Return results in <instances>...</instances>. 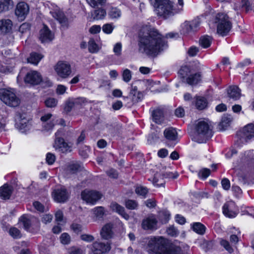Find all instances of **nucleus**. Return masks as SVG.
I'll use <instances>...</instances> for the list:
<instances>
[{"instance_id": "16", "label": "nucleus", "mask_w": 254, "mask_h": 254, "mask_svg": "<svg viewBox=\"0 0 254 254\" xmlns=\"http://www.w3.org/2000/svg\"><path fill=\"white\" fill-rule=\"evenodd\" d=\"M54 38V34L47 26L44 25L43 28L39 31V40L42 43H49Z\"/></svg>"}, {"instance_id": "11", "label": "nucleus", "mask_w": 254, "mask_h": 254, "mask_svg": "<svg viewBox=\"0 0 254 254\" xmlns=\"http://www.w3.org/2000/svg\"><path fill=\"white\" fill-rule=\"evenodd\" d=\"M54 199L58 202H64L68 198L69 194L66 190L63 187L55 189L52 192Z\"/></svg>"}, {"instance_id": "43", "label": "nucleus", "mask_w": 254, "mask_h": 254, "mask_svg": "<svg viewBox=\"0 0 254 254\" xmlns=\"http://www.w3.org/2000/svg\"><path fill=\"white\" fill-rule=\"evenodd\" d=\"M87 3L92 7L95 8L103 6L106 3V0H86Z\"/></svg>"}, {"instance_id": "26", "label": "nucleus", "mask_w": 254, "mask_h": 254, "mask_svg": "<svg viewBox=\"0 0 254 254\" xmlns=\"http://www.w3.org/2000/svg\"><path fill=\"white\" fill-rule=\"evenodd\" d=\"M227 93L230 98L237 100L241 97L240 90L236 86H230L227 90Z\"/></svg>"}, {"instance_id": "23", "label": "nucleus", "mask_w": 254, "mask_h": 254, "mask_svg": "<svg viewBox=\"0 0 254 254\" xmlns=\"http://www.w3.org/2000/svg\"><path fill=\"white\" fill-rule=\"evenodd\" d=\"M34 219H35L34 218L30 216L23 215L19 218V223L22 225L25 230H28L31 226Z\"/></svg>"}, {"instance_id": "25", "label": "nucleus", "mask_w": 254, "mask_h": 254, "mask_svg": "<svg viewBox=\"0 0 254 254\" xmlns=\"http://www.w3.org/2000/svg\"><path fill=\"white\" fill-rule=\"evenodd\" d=\"M102 238L105 240H108L112 237V225L111 224H106L102 229L100 232Z\"/></svg>"}, {"instance_id": "54", "label": "nucleus", "mask_w": 254, "mask_h": 254, "mask_svg": "<svg viewBox=\"0 0 254 254\" xmlns=\"http://www.w3.org/2000/svg\"><path fill=\"white\" fill-rule=\"evenodd\" d=\"M170 214L168 211H162L159 213L160 220L162 223H166L170 219Z\"/></svg>"}, {"instance_id": "64", "label": "nucleus", "mask_w": 254, "mask_h": 254, "mask_svg": "<svg viewBox=\"0 0 254 254\" xmlns=\"http://www.w3.org/2000/svg\"><path fill=\"white\" fill-rule=\"evenodd\" d=\"M30 25L29 23H24L22 24L19 28V31L22 34L26 33L30 30Z\"/></svg>"}, {"instance_id": "39", "label": "nucleus", "mask_w": 254, "mask_h": 254, "mask_svg": "<svg viewBox=\"0 0 254 254\" xmlns=\"http://www.w3.org/2000/svg\"><path fill=\"white\" fill-rule=\"evenodd\" d=\"M106 15V12L103 8H99L95 10L92 14L94 19L99 20L104 18Z\"/></svg>"}, {"instance_id": "47", "label": "nucleus", "mask_w": 254, "mask_h": 254, "mask_svg": "<svg viewBox=\"0 0 254 254\" xmlns=\"http://www.w3.org/2000/svg\"><path fill=\"white\" fill-rule=\"evenodd\" d=\"M191 70L189 66L185 65L183 66L180 69L179 73L181 77L185 79V78L188 77L190 73Z\"/></svg>"}, {"instance_id": "44", "label": "nucleus", "mask_w": 254, "mask_h": 254, "mask_svg": "<svg viewBox=\"0 0 254 254\" xmlns=\"http://www.w3.org/2000/svg\"><path fill=\"white\" fill-rule=\"evenodd\" d=\"M76 108L71 98L68 99L65 103L64 112L66 114L69 113L73 109Z\"/></svg>"}, {"instance_id": "40", "label": "nucleus", "mask_w": 254, "mask_h": 254, "mask_svg": "<svg viewBox=\"0 0 254 254\" xmlns=\"http://www.w3.org/2000/svg\"><path fill=\"white\" fill-rule=\"evenodd\" d=\"M163 254H185V253L179 247L168 248L167 246Z\"/></svg>"}, {"instance_id": "4", "label": "nucleus", "mask_w": 254, "mask_h": 254, "mask_svg": "<svg viewBox=\"0 0 254 254\" xmlns=\"http://www.w3.org/2000/svg\"><path fill=\"white\" fill-rule=\"evenodd\" d=\"M213 21L215 23L217 24V33L222 36L227 35L232 28V23L229 16L225 13H217L215 15Z\"/></svg>"}, {"instance_id": "32", "label": "nucleus", "mask_w": 254, "mask_h": 254, "mask_svg": "<svg viewBox=\"0 0 254 254\" xmlns=\"http://www.w3.org/2000/svg\"><path fill=\"white\" fill-rule=\"evenodd\" d=\"M152 116L153 120L157 124H161L164 120V114L161 109L154 110L152 113Z\"/></svg>"}, {"instance_id": "22", "label": "nucleus", "mask_w": 254, "mask_h": 254, "mask_svg": "<svg viewBox=\"0 0 254 254\" xmlns=\"http://www.w3.org/2000/svg\"><path fill=\"white\" fill-rule=\"evenodd\" d=\"M50 13L55 19L57 20L63 26H67V19L62 11L57 9L50 11Z\"/></svg>"}, {"instance_id": "19", "label": "nucleus", "mask_w": 254, "mask_h": 254, "mask_svg": "<svg viewBox=\"0 0 254 254\" xmlns=\"http://www.w3.org/2000/svg\"><path fill=\"white\" fill-rule=\"evenodd\" d=\"M253 155L251 151H248L243 154L240 161L236 163L235 167L243 168L250 164L253 159Z\"/></svg>"}, {"instance_id": "58", "label": "nucleus", "mask_w": 254, "mask_h": 254, "mask_svg": "<svg viewBox=\"0 0 254 254\" xmlns=\"http://www.w3.org/2000/svg\"><path fill=\"white\" fill-rule=\"evenodd\" d=\"M167 234L172 237H176L179 234V231L173 226H171L167 229Z\"/></svg>"}, {"instance_id": "33", "label": "nucleus", "mask_w": 254, "mask_h": 254, "mask_svg": "<svg viewBox=\"0 0 254 254\" xmlns=\"http://www.w3.org/2000/svg\"><path fill=\"white\" fill-rule=\"evenodd\" d=\"M83 168V165L78 162H73L68 166V170L71 174H75L81 171Z\"/></svg>"}, {"instance_id": "34", "label": "nucleus", "mask_w": 254, "mask_h": 254, "mask_svg": "<svg viewBox=\"0 0 254 254\" xmlns=\"http://www.w3.org/2000/svg\"><path fill=\"white\" fill-rule=\"evenodd\" d=\"M165 174L156 173L154 175L153 180V184L154 185L158 187H164L165 185V181L164 178H165L164 176Z\"/></svg>"}, {"instance_id": "28", "label": "nucleus", "mask_w": 254, "mask_h": 254, "mask_svg": "<svg viewBox=\"0 0 254 254\" xmlns=\"http://www.w3.org/2000/svg\"><path fill=\"white\" fill-rule=\"evenodd\" d=\"M14 6L12 0H0V13L7 11Z\"/></svg>"}, {"instance_id": "48", "label": "nucleus", "mask_w": 254, "mask_h": 254, "mask_svg": "<svg viewBox=\"0 0 254 254\" xmlns=\"http://www.w3.org/2000/svg\"><path fill=\"white\" fill-rule=\"evenodd\" d=\"M108 14L111 18H118L121 16V12L116 7H112L109 11Z\"/></svg>"}, {"instance_id": "62", "label": "nucleus", "mask_w": 254, "mask_h": 254, "mask_svg": "<svg viewBox=\"0 0 254 254\" xmlns=\"http://www.w3.org/2000/svg\"><path fill=\"white\" fill-rule=\"evenodd\" d=\"M34 208L40 212H44L45 211V208L43 204L39 201H34L33 203Z\"/></svg>"}, {"instance_id": "12", "label": "nucleus", "mask_w": 254, "mask_h": 254, "mask_svg": "<svg viewBox=\"0 0 254 254\" xmlns=\"http://www.w3.org/2000/svg\"><path fill=\"white\" fill-rule=\"evenodd\" d=\"M91 249L94 254H104L110 250L111 247L108 242L96 241L92 244Z\"/></svg>"}, {"instance_id": "30", "label": "nucleus", "mask_w": 254, "mask_h": 254, "mask_svg": "<svg viewBox=\"0 0 254 254\" xmlns=\"http://www.w3.org/2000/svg\"><path fill=\"white\" fill-rule=\"evenodd\" d=\"M232 121V118L230 115H226L222 117L221 121L218 125V128L219 130H224L230 126L231 122Z\"/></svg>"}, {"instance_id": "18", "label": "nucleus", "mask_w": 254, "mask_h": 254, "mask_svg": "<svg viewBox=\"0 0 254 254\" xmlns=\"http://www.w3.org/2000/svg\"><path fill=\"white\" fill-rule=\"evenodd\" d=\"M235 203L233 201H228L225 203L222 208L223 214L230 218H235L238 212L234 210Z\"/></svg>"}, {"instance_id": "38", "label": "nucleus", "mask_w": 254, "mask_h": 254, "mask_svg": "<svg viewBox=\"0 0 254 254\" xmlns=\"http://www.w3.org/2000/svg\"><path fill=\"white\" fill-rule=\"evenodd\" d=\"M43 57V56L40 54L32 53L30 57L27 59V61L29 63L37 65Z\"/></svg>"}, {"instance_id": "20", "label": "nucleus", "mask_w": 254, "mask_h": 254, "mask_svg": "<svg viewBox=\"0 0 254 254\" xmlns=\"http://www.w3.org/2000/svg\"><path fill=\"white\" fill-rule=\"evenodd\" d=\"M241 136L246 141L254 137V125L250 123L245 126L241 132Z\"/></svg>"}, {"instance_id": "49", "label": "nucleus", "mask_w": 254, "mask_h": 254, "mask_svg": "<svg viewBox=\"0 0 254 254\" xmlns=\"http://www.w3.org/2000/svg\"><path fill=\"white\" fill-rule=\"evenodd\" d=\"M135 191L138 195L144 198L146 197V195L148 192L147 188L141 186L136 187Z\"/></svg>"}, {"instance_id": "36", "label": "nucleus", "mask_w": 254, "mask_h": 254, "mask_svg": "<svg viewBox=\"0 0 254 254\" xmlns=\"http://www.w3.org/2000/svg\"><path fill=\"white\" fill-rule=\"evenodd\" d=\"M191 225L192 230L198 234L203 235L205 232L206 228L205 226L200 222H195Z\"/></svg>"}, {"instance_id": "5", "label": "nucleus", "mask_w": 254, "mask_h": 254, "mask_svg": "<svg viewBox=\"0 0 254 254\" xmlns=\"http://www.w3.org/2000/svg\"><path fill=\"white\" fill-rule=\"evenodd\" d=\"M151 4L156 8L158 14L167 18L173 14L174 5L172 0H149Z\"/></svg>"}, {"instance_id": "14", "label": "nucleus", "mask_w": 254, "mask_h": 254, "mask_svg": "<svg viewBox=\"0 0 254 254\" xmlns=\"http://www.w3.org/2000/svg\"><path fill=\"white\" fill-rule=\"evenodd\" d=\"M29 11V5L24 2H20L16 5L15 13L19 20H23L28 14Z\"/></svg>"}, {"instance_id": "13", "label": "nucleus", "mask_w": 254, "mask_h": 254, "mask_svg": "<svg viewBox=\"0 0 254 254\" xmlns=\"http://www.w3.org/2000/svg\"><path fill=\"white\" fill-rule=\"evenodd\" d=\"M199 25L198 19H194L191 21H186L181 25V32L183 34H187L192 31H196Z\"/></svg>"}, {"instance_id": "45", "label": "nucleus", "mask_w": 254, "mask_h": 254, "mask_svg": "<svg viewBox=\"0 0 254 254\" xmlns=\"http://www.w3.org/2000/svg\"><path fill=\"white\" fill-rule=\"evenodd\" d=\"M8 233L14 239H19L22 236L20 231L16 227H12L10 228Z\"/></svg>"}, {"instance_id": "57", "label": "nucleus", "mask_w": 254, "mask_h": 254, "mask_svg": "<svg viewBox=\"0 0 254 254\" xmlns=\"http://www.w3.org/2000/svg\"><path fill=\"white\" fill-rule=\"evenodd\" d=\"M94 215L98 218H101L104 214V208L102 206L96 207L93 209Z\"/></svg>"}, {"instance_id": "31", "label": "nucleus", "mask_w": 254, "mask_h": 254, "mask_svg": "<svg viewBox=\"0 0 254 254\" xmlns=\"http://www.w3.org/2000/svg\"><path fill=\"white\" fill-rule=\"evenodd\" d=\"M165 138L170 141L175 140L177 137V132L173 127L166 128L164 131Z\"/></svg>"}, {"instance_id": "10", "label": "nucleus", "mask_w": 254, "mask_h": 254, "mask_svg": "<svg viewBox=\"0 0 254 254\" xmlns=\"http://www.w3.org/2000/svg\"><path fill=\"white\" fill-rule=\"evenodd\" d=\"M54 69L57 75L64 79L67 78L71 73V65L66 62H58Z\"/></svg>"}, {"instance_id": "3", "label": "nucleus", "mask_w": 254, "mask_h": 254, "mask_svg": "<svg viewBox=\"0 0 254 254\" xmlns=\"http://www.w3.org/2000/svg\"><path fill=\"white\" fill-rule=\"evenodd\" d=\"M194 139L198 143L205 142L212 136V130L208 123L204 121H199L195 126Z\"/></svg>"}, {"instance_id": "6", "label": "nucleus", "mask_w": 254, "mask_h": 254, "mask_svg": "<svg viewBox=\"0 0 254 254\" xmlns=\"http://www.w3.org/2000/svg\"><path fill=\"white\" fill-rule=\"evenodd\" d=\"M0 99L6 105L12 107L18 106L21 102L11 89H0Z\"/></svg>"}, {"instance_id": "2", "label": "nucleus", "mask_w": 254, "mask_h": 254, "mask_svg": "<svg viewBox=\"0 0 254 254\" xmlns=\"http://www.w3.org/2000/svg\"><path fill=\"white\" fill-rule=\"evenodd\" d=\"M167 246V242L163 237L154 236L149 239L146 250L149 254H163Z\"/></svg>"}, {"instance_id": "63", "label": "nucleus", "mask_w": 254, "mask_h": 254, "mask_svg": "<svg viewBox=\"0 0 254 254\" xmlns=\"http://www.w3.org/2000/svg\"><path fill=\"white\" fill-rule=\"evenodd\" d=\"M220 244L230 253H232L233 251L232 248L230 246L229 243L228 241L225 240H222L220 241Z\"/></svg>"}, {"instance_id": "21", "label": "nucleus", "mask_w": 254, "mask_h": 254, "mask_svg": "<svg viewBox=\"0 0 254 254\" xmlns=\"http://www.w3.org/2000/svg\"><path fill=\"white\" fill-rule=\"evenodd\" d=\"M143 95L142 92L137 91V88L136 86L132 87L130 90L128 97H124V99L129 98L133 104L137 103L142 100Z\"/></svg>"}, {"instance_id": "41", "label": "nucleus", "mask_w": 254, "mask_h": 254, "mask_svg": "<svg viewBox=\"0 0 254 254\" xmlns=\"http://www.w3.org/2000/svg\"><path fill=\"white\" fill-rule=\"evenodd\" d=\"M212 40L211 37L204 36L200 38L199 44L203 48H207L211 45Z\"/></svg>"}, {"instance_id": "56", "label": "nucleus", "mask_w": 254, "mask_h": 254, "mask_svg": "<svg viewBox=\"0 0 254 254\" xmlns=\"http://www.w3.org/2000/svg\"><path fill=\"white\" fill-rule=\"evenodd\" d=\"M123 80L126 82H128L131 79V72L128 69L124 70L122 73Z\"/></svg>"}, {"instance_id": "59", "label": "nucleus", "mask_w": 254, "mask_h": 254, "mask_svg": "<svg viewBox=\"0 0 254 254\" xmlns=\"http://www.w3.org/2000/svg\"><path fill=\"white\" fill-rule=\"evenodd\" d=\"M210 174V170L207 168H204L198 173V176L203 179L207 178Z\"/></svg>"}, {"instance_id": "1", "label": "nucleus", "mask_w": 254, "mask_h": 254, "mask_svg": "<svg viewBox=\"0 0 254 254\" xmlns=\"http://www.w3.org/2000/svg\"><path fill=\"white\" fill-rule=\"evenodd\" d=\"M138 52L149 57H156L168 46L163 36L154 28H142L139 33Z\"/></svg>"}, {"instance_id": "60", "label": "nucleus", "mask_w": 254, "mask_h": 254, "mask_svg": "<svg viewBox=\"0 0 254 254\" xmlns=\"http://www.w3.org/2000/svg\"><path fill=\"white\" fill-rule=\"evenodd\" d=\"M122 48V45L121 43H117L114 45L113 48V52L115 53V55L117 56H120L121 55Z\"/></svg>"}, {"instance_id": "55", "label": "nucleus", "mask_w": 254, "mask_h": 254, "mask_svg": "<svg viewBox=\"0 0 254 254\" xmlns=\"http://www.w3.org/2000/svg\"><path fill=\"white\" fill-rule=\"evenodd\" d=\"M253 3L248 0H243L242 1V8L244 9L246 12L252 9Z\"/></svg>"}, {"instance_id": "8", "label": "nucleus", "mask_w": 254, "mask_h": 254, "mask_svg": "<svg viewBox=\"0 0 254 254\" xmlns=\"http://www.w3.org/2000/svg\"><path fill=\"white\" fill-rule=\"evenodd\" d=\"M15 127L21 132L26 133L30 130L32 125L29 118L24 113L16 112L15 116Z\"/></svg>"}, {"instance_id": "35", "label": "nucleus", "mask_w": 254, "mask_h": 254, "mask_svg": "<svg viewBox=\"0 0 254 254\" xmlns=\"http://www.w3.org/2000/svg\"><path fill=\"white\" fill-rule=\"evenodd\" d=\"M196 108L200 110L204 109L207 106L206 99L202 97H196L195 101Z\"/></svg>"}, {"instance_id": "17", "label": "nucleus", "mask_w": 254, "mask_h": 254, "mask_svg": "<svg viewBox=\"0 0 254 254\" xmlns=\"http://www.w3.org/2000/svg\"><path fill=\"white\" fill-rule=\"evenodd\" d=\"M158 221L155 216L152 215L145 219L142 222V227L144 230H156Z\"/></svg>"}, {"instance_id": "61", "label": "nucleus", "mask_w": 254, "mask_h": 254, "mask_svg": "<svg viewBox=\"0 0 254 254\" xmlns=\"http://www.w3.org/2000/svg\"><path fill=\"white\" fill-rule=\"evenodd\" d=\"M114 28V26L111 24H104L102 27L103 32L106 34H111Z\"/></svg>"}, {"instance_id": "15", "label": "nucleus", "mask_w": 254, "mask_h": 254, "mask_svg": "<svg viewBox=\"0 0 254 254\" xmlns=\"http://www.w3.org/2000/svg\"><path fill=\"white\" fill-rule=\"evenodd\" d=\"M42 80L41 75L37 71H31L27 72L24 77L25 82L32 85H38Z\"/></svg>"}, {"instance_id": "27", "label": "nucleus", "mask_w": 254, "mask_h": 254, "mask_svg": "<svg viewBox=\"0 0 254 254\" xmlns=\"http://www.w3.org/2000/svg\"><path fill=\"white\" fill-rule=\"evenodd\" d=\"M111 208L113 211L118 213L125 219L127 220L129 218V215L125 212L124 207L116 202L112 203L111 204Z\"/></svg>"}, {"instance_id": "9", "label": "nucleus", "mask_w": 254, "mask_h": 254, "mask_svg": "<svg viewBox=\"0 0 254 254\" xmlns=\"http://www.w3.org/2000/svg\"><path fill=\"white\" fill-rule=\"evenodd\" d=\"M103 196V194L99 191L85 189L81 193V198L86 203L92 205L95 204Z\"/></svg>"}, {"instance_id": "51", "label": "nucleus", "mask_w": 254, "mask_h": 254, "mask_svg": "<svg viewBox=\"0 0 254 254\" xmlns=\"http://www.w3.org/2000/svg\"><path fill=\"white\" fill-rule=\"evenodd\" d=\"M125 205L126 207L128 209H135L138 206L137 202L134 200L128 199L126 201Z\"/></svg>"}, {"instance_id": "52", "label": "nucleus", "mask_w": 254, "mask_h": 254, "mask_svg": "<svg viewBox=\"0 0 254 254\" xmlns=\"http://www.w3.org/2000/svg\"><path fill=\"white\" fill-rule=\"evenodd\" d=\"M60 241L64 245H68L70 243V236L68 233H64L60 236Z\"/></svg>"}, {"instance_id": "42", "label": "nucleus", "mask_w": 254, "mask_h": 254, "mask_svg": "<svg viewBox=\"0 0 254 254\" xmlns=\"http://www.w3.org/2000/svg\"><path fill=\"white\" fill-rule=\"evenodd\" d=\"M71 99L77 109L81 108L87 103L86 99L83 97Z\"/></svg>"}, {"instance_id": "37", "label": "nucleus", "mask_w": 254, "mask_h": 254, "mask_svg": "<svg viewBox=\"0 0 254 254\" xmlns=\"http://www.w3.org/2000/svg\"><path fill=\"white\" fill-rule=\"evenodd\" d=\"M201 74L200 73H196L191 74L186 78L187 83L190 85H195L200 80Z\"/></svg>"}, {"instance_id": "53", "label": "nucleus", "mask_w": 254, "mask_h": 254, "mask_svg": "<svg viewBox=\"0 0 254 254\" xmlns=\"http://www.w3.org/2000/svg\"><path fill=\"white\" fill-rule=\"evenodd\" d=\"M57 103L58 100L54 98H49L45 101V105L48 108H54L56 107Z\"/></svg>"}, {"instance_id": "50", "label": "nucleus", "mask_w": 254, "mask_h": 254, "mask_svg": "<svg viewBox=\"0 0 254 254\" xmlns=\"http://www.w3.org/2000/svg\"><path fill=\"white\" fill-rule=\"evenodd\" d=\"M88 50L92 53H96L99 50L98 46L93 39H90L88 42Z\"/></svg>"}, {"instance_id": "29", "label": "nucleus", "mask_w": 254, "mask_h": 254, "mask_svg": "<svg viewBox=\"0 0 254 254\" xmlns=\"http://www.w3.org/2000/svg\"><path fill=\"white\" fill-rule=\"evenodd\" d=\"M12 193L11 188L6 185L0 188V197L4 199H8L10 198Z\"/></svg>"}, {"instance_id": "24", "label": "nucleus", "mask_w": 254, "mask_h": 254, "mask_svg": "<svg viewBox=\"0 0 254 254\" xmlns=\"http://www.w3.org/2000/svg\"><path fill=\"white\" fill-rule=\"evenodd\" d=\"M12 22L11 20L1 19L0 20V31L2 33L9 32L12 29Z\"/></svg>"}, {"instance_id": "7", "label": "nucleus", "mask_w": 254, "mask_h": 254, "mask_svg": "<svg viewBox=\"0 0 254 254\" xmlns=\"http://www.w3.org/2000/svg\"><path fill=\"white\" fill-rule=\"evenodd\" d=\"M64 134V132L63 129L58 130L55 133V139L53 144V147L58 152L62 153H66L71 151V146L62 137Z\"/></svg>"}, {"instance_id": "46", "label": "nucleus", "mask_w": 254, "mask_h": 254, "mask_svg": "<svg viewBox=\"0 0 254 254\" xmlns=\"http://www.w3.org/2000/svg\"><path fill=\"white\" fill-rule=\"evenodd\" d=\"M68 254H85V250L80 247L72 246L68 249Z\"/></svg>"}]
</instances>
